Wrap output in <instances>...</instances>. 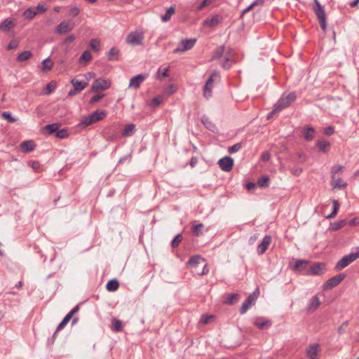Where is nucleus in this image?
I'll use <instances>...</instances> for the list:
<instances>
[{
	"label": "nucleus",
	"instance_id": "6ab92c4d",
	"mask_svg": "<svg viewBox=\"0 0 359 359\" xmlns=\"http://www.w3.org/2000/svg\"><path fill=\"white\" fill-rule=\"evenodd\" d=\"M325 266L323 263H316L310 267L309 272L312 275H320L323 273Z\"/></svg>",
	"mask_w": 359,
	"mask_h": 359
},
{
	"label": "nucleus",
	"instance_id": "a18cd8bd",
	"mask_svg": "<svg viewBox=\"0 0 359 359\" xmlns=\"http://www.w3.org/2000/svg\"><path fill=\"white\" fill-rule=\"evenodd\" d=\"M92 59V55L89 50H85L83 52L81 55L79 57V62H81L82 60H84L86 62H89Z\"/></svg>",
	"mask_w": 359,
	"mask_h": 359
},
{
	"label": "nucleus",
	"instance_id": "c756f323",
	"mask_svg": "<svg viewBox=\"0 0 359 359\" xmlns=\"http://www.w3.org/2000/svg\"><path fill=\"white\" fill-rule=\"evenodd\" d=\"M90 115L91 116V118L93 119V121L95 123L103 119L104 117L106 116V112L104 110L97 109Z\"/></svg>",
	"mask_w": 359,
	"mask_h": 359
},
{
	"label": "nucleus",
	"instance_id": "c03bdc74",
	"mask_svg": "<svg viewBox=\"0 0 359 359\" xmlns=\"http://www.w3.org/2000/svg\"><path fill=\"white\" fill-rule=\"evenodd\" d=\"M269 177L267 175H264L259 178L257 181V184L260 187H266L269 186Z\"/></svg>",
	"mask_w": 359,
	"mask_h": 359
},
{
	"label": "nucleus",
	"instance_id": "39448f33",
	"mask_svg": "<svg viewBox=\"0 0 359 359\" xmlns=\"http://www.w3.org/2000/svg\"><path fill=\"white\" fill-rule=\"evenodd\" d=\"M144 34L140 31L129 33L126 39V42L133 46H140L143 43Z\"/></svg>",
	"mask_w": 359,
	"mask_h": 359
},
{
	"label": "nucleus",
	"instance_id": "052dcab7",
	"mask_svg": "<svg viewBox=\"0 0 359 359\" xmlns=\"http://www.w3.org/2000/svg\"><path fill=\"white\" fill-rule=\"evenodd\" d=\"M36 12H37V14L38 13H44L46 10H47V8L45 6L44 4H39L36 7L34 8Z\"/></svg>",
	"mask_w": 359,
	"mask_h": 359
},
{
	"label": "nucleus",
	"instance_id": "338daca9",
	"mask_svg": "<svg viewBox=\"0 0 359 359\" xmlns=\"http://www.w3.org/2000/svg\"><path fill=\"white\" fill-rule=\"evenodd\" d=\"M79 306H76L72 310H71L66 316L69 320L72 318V316L79 311Z\"/></svg>",
	"mask_w": 359,
	"mask_h": 359
},
{
	"label": "nucleus",
	"instance_id": "20e7f679",
	"mask_svg": "<svg viewBox=\"0 0 359 359\" xmlns=\"http://www.w3.org/2000/svg\"><path fill=\"white\" fill-rule=\"evenodd\" d=\"M313 10L318 19L320 27L323 31L326 30V15L323 7L318 0H315Z\"/></svg>",
	"mask_w": 359,
	"mask_h": 359
},
{
	"label": "nucleus",
	"instance_id": "09e8293b",
	"mask_svg": "<svg viewBox=\"0 0 359 359\" xmlns=\"http://www.w3.org/2000/svg\"><path fill=\"white\" fill-rule=\"evenodd\" d=\"M163 101V97L161 95H158L155 97L153 98V100H151V107H157L160 104H161Z\"/></svg>",
	"mask_w": 359,
	"mask_h": 359
},
{
	"label": "nucleus",
	"instance_id": "bf43d9fd",
	"mask_svg": "<svg viewBox=\"0 0 359 359\" xmlns=\"http://www.w3.org/2000/svg\"><path fill=\"white\" fill-rule=\"evenodd\" d=\"M348 321H345L338 328V333L339 334H342L344 333H345L346 332V327H348Z\"/></svg>",
	"mask_w": 359,
	"mask_h": 359
},
{
	"label": "nucleus",
	"instance_id": "13d9d810",
	"mask_svg": "<svg viewBox=\"0 0 359 359\" xmlns=\"http://www.w3.org/2000/svg\"><path fill=\"white\" fill-rule=\"evenodd\" d=\"M18 45H19V42L15 39H13L10 41V43L7 46V50L15 49L16 48H18Z\"/></svg>",
	"mask_w": 359,
	"mask_h": 359
},
{
	"label": "nucleus",
	"instance_id": "ddd939ff",
	"mask_svg": "<svg viewBox=\"0 0 359 359\" xmlns=\"http://www.w3.org/2000/svg\"><path fill=\"white\" fill-rule=\"evenodd\" d=\"M73 27V25L69 22L62 21L57 26L55 32L60 34H64L72 31Z\"/></svg>",
	"mask_w": 359,
	"mask_h": 359
},
{
	"label": "nucleus",
	"instance_id": "8fccbe9b",
	"mask_svg": "<svg viewBox=\"0 0 359 359\" xmlns=\"http://www.w3.org/2000/svg\"><path fill=\"white\" fill-rule=\"evenodd\" d=\"M69 135L68 131L66 129L57 130L55 134L56 137L63 139L67 137Z\"/></svg>",
	"mask_w": 359,
	"mask_h": 359
},
{
	"label": "nucleus",
	"instance_id": "0eeeda50",
	"mask_svg": "<svg viewBox=\"0 0 359 359\" xmlns=\"http://www.w3.org/2000/svg\"><path fill=\"white\" fill-rule=\"evenodd\" d=\"M71 83L73 86V88L71 89L68 95L69 97H73L79 94L81 90H83L84 88H86L88 83L86 81H80L77 80L76 79H72L71 80Z\"/></svg>",
	"mask_w": 359,
	"mask_h": 359
},
{
	"label": "nucleus",
	"instance_id": "79ce46f5",
	"mask_svg": "<svg viewBox=\"0 0 359 359\" xmlns=\"http://www.w3.org/2000/svg\"><path fill=\"white\" fill-rule=\"evenodd\" d=\"M203 227V224H201V223L193 226L192 228H191L192 233L196 236H201L203 234V232H202V230H201Z\"/></svg>",
	"mask_w": 359,
	"mask_h": 359
},
{
	"label": "nucleus",
	"instance_id": "2eb2a0df",
	"mask_svg": "<svg viewBox=\"0 0 359 359\" xmlns=\"http://www.w3.org/2000/svg\"><path fill=\"white\" fill-rule=\"evenodd\" d=\"M320 351L318 344H310L306 348V355L311 359H317V355Z\"/></svg>",
	"mask_w": 359,
	"mask_h": 359
},
{
	"label": "nucleus",
	"instance_id": "37998d69",
	"mask_svg": "<svg viewBox=\"0 0 359 359\" xmlns=\"http://www.w3.org/2000/svg\"><path fill=\"white\" fill-rule=\"evenodd\" d=\"M89 45L94 51H98L100 48V41L97 39H92Z\"/></svg>",
	"mask_w": 359,
	"mask_h": 359
},
{
	"label": "nucleus",
	"instance_id": "5fc2aeb1",
	"mask_svg": "<svg viewBox=\"0 0 359 359\" xmlns=\"http://www.w3.org/2000/svg\"><path fill=\"white\" fill-rule=\"evenodd\" d=\"M215 0H203L202 3L196 8V11H201L203 8L210 5Z\"/></svg>",
	"mask_w": 359,
	"mask_h": 359
},
{
	"label": "nucleus",
	"instance_id": "6e6552de",
	"mask_svg": "<svg viewBox=\"0 0 359 359\" xmlns=\"http://www.w3.org/2000/svg\"><path fill=\"white\" fill-rule=\"evenodd\" d=\"M196 42V39H183L179 43V47L174 49L173 53H182L191 49Z\"/></svg>",
	"mask_w": 359,
	"mask_h": 359
},
{
	"label": "nucleus",
	"instance_id": "7ed1b4c3",
	"mask_svg": "<svg viewBox=\"0 0 359 359\" xmlns=\"http://www.w3.org/2000/svg\"><path fill=\"white\" fill-rule=\"evenodd\" d=\"M297 98V95L294 92H291L287 95H283L275 104L276 110H283V109L288 107Z\"/></svg>",
	"mask_w": 359,
	"mask_h": 359
},
{
	"label": "nucleus",
	"instance_id": "9d476101",
	"mask_svg": "<svg viewBox=\"0 0 359 359\" xmlns=\"http://www.w3.org/2000/svg\"><path fill=\"white\" fill-rule=\"evenodd\" d=\"M345 278L344 274L337 275L328 279L323 285L325 290H329L338 285Z\"/></svg>",
	"mask_w": 359,
	"mask_h": 359
},
{
	"label": "nucleus",
	"instance_id": "3c124183",
	"mask_svg": "<svg viewBox=\"0 0 359 359\" xmlns=\"http://www.w3.org/2000/svg\"><path fill=\"white\" fill-rule=\"evenodd\" d=\"M215 318L213 315H203L201 317V322L205 325L211 323Z\"/></svg>",
	"mask_w": 359,
	"mask_h": 359
},
{
	"label": "nucleus",
	"instance_id": "4c0bfd02",
	"mask_svg": "<svg viewBox=\"0 0 359 359\" xmlns=\"http://www.w3.org/2000/svg\"><path fill=\"white\" fill-rule=\"evenodd\" d=\"M112 322V326L111 330L116 332H120L123 329V323L122 322L117 319V318H113L111 320Z\"/></svg>",
	"mask_w": 359,
	"mask_h": 359
},
{
	"label": "nucleus",
	"instance_id": "a211bd4d",
	"mask_svg": "<svg viewBox=\"0 0 359 359\" xmlns=\"http://www.w3.org/2000/svg\"><path fill=\"white\" fill-rule=\"evenodd\" d=\"M332 180L330 185L332 189H340L341 188H346L348 186V184L340 177H336Z\"/></svg>",
	"mask_w": 359,
	"mask_h": 359
},
{
	"label": "nucleus",
	"instance_id": "4d7b16f0",
	"mask_svg": "<svg viewBox=\"0 0 359 359\" xmlns=\"http://www.w3.org/2000/svg\"><path fill=\"white\" fill-rule=\"evenodd\" d=\"M168 68H164L163 69V72H161V69L159 68L158 70V78L159 79H162L163 78H165V77H167L168 75Z\"/></svg>",
	"mask_w": 359,
	"mask_h": 359
},
{
	"label": "nucleus",
	"instance_id": "0e129e2a",
	"mask_svg": "<svg viewBox=\"0 0 359 359\" xmlns=\"http://www.w3.org/2000/svg\"><path fill=\"white\" fill-rule=\"evenodd\" d=\"M69 321V320L67 317H65L63 318V320H62V322L57 327L56 331H59V330L63 329L64 327L67 324V323Z\"/></svg>",
	"mask_w": 359,
	"mask_h": 359
},
{
	"label": "nucleus",
	"instance_id": "aec40b11",
	"mask_svg": "<svg viewBox=\"0 0 359 359\" xmlns=\"http://www.w3.org/2000/svg\"><path fill=\"white\" fill-rule=\"evenodd\" d=\"M320 302L317 295L314 296L310 301L307 306L306 310L308 312L315 311L320 306Z\"/></svg>",
	"mask_w": 359,
	"mask_h": 359
},
{
	"label": "nucleus",
	"instance_id": "4468645a",
	"mask_svg": "<svg viewBox=\"0 0 359 359\" xmlns=\"http://www.w3.org/2000/svg\"><path fill=\"white\" fill-rule=\"evenodd\" d=\"M271 243V237L270 236H265L262 241V243L257 246V252L259 255L264 254L269 245Z\"/></svg>",
	"mask_w": 359,
	"mask_h": 359
},
{
	"label": "nucleus",
	"instance_id": "b1692460",
	"mask_svg": "<svg viewBox=\"0 0 359 359\" xmlns=\"http://www.w3.org/2000/svg\"><path fill=\"white\" fill-rule=\"evenodd\" d=\"M308 264V261L299 259L295 262L294 264L292 266V269L296 271H302L306 269Z\"/></svg>",
	"mask_w": 359,
	"mask_h": 359
},
{
	"label": "nucleus",
	"instance_id": "bb28decb",
	"mask_svg": "<svg viewBox=\"0 0 359 359\" xmlns=\"http://www.w3.org/2000/svg\"><path fill=\"white\" fill-rule=\"evenodd\" d=\"M231 51V48L227 47V52L224 55V61L221 64L222 67L225 69H228L231 67L229 62L232 60Z\"/></svg>",
	"mask_w": 359,
	"mask_h": 359
},
{
	"label": "nucleus",
	"instance_id": "f8f14e48",
	"mask_svg": "<svg viewBox=\"0 0 359 359\" xmlns=\"http://www.w3.org/2000/svg\"><path fill=\"white\" fill-rule=\"evenodd\" d=\"M218 164L219 168L225 171L229 172L232 170L233 166V160L229 156H225L218 161Z\"/></svg>",
	"mask_w": 359,
	"mask_h": 359
},
{
	"label": "nucleus",
	"instance_id": "774afa93",
	"mask_svg": "<svg viewBox=\"0 0 359 359\" xmlns=\"http://www.w3.org/2000/svg\"><path fill=\"white\" fill-rule=\"evenodd\" d=\"M271 158V154L269 151H264L261 156V159L264 161V162H267L268 161H269Z\"/></svg>",
	"mask_w": 359,
	"mask_h": 359
},
{
	"label": "nucleus",
	"instance_id": "7c9ffc66",
	"mask_svg": "<svg viewBox=\"0 0 359 359\" xmlns=\"http://www.w3.org/2000/svg\"><path fill=\"white\" fill-rule=\"evenodd\" d=\"M201 121L205 127L212 131H214L216 128L215 125L210 120V118L206 116H203L201 118Z\"/></svg>",
	"mask_w": 359,
	"mask_h": 359
},
{
	"label": "nucleus",
	"instance_id": "cd10ccee",
	"mask_svg": "<svg viewBox=\"0 0 359 359\" xmlns=\"http://www.w3.org/2000/svg\"><path fill=\"white\" fill-rule=\"evenodd\" d=\"M35 147V144L34 141L29 140V141H24L20 144V149L24 152H29L34 150Z\"/></svg>",
	"mask_w": 359,
	"mask_h": 359
},
{
	"label": "nucleus",
	"instance_id": "603ef678",
	"mask_svg": "<svg viewBox=\"0 0 359 359\" xmlns=\"http://www.w3.org/2000/svg\"><path fill=\"white\" fill-rule=\"evenodd\" d=\"M1 117L7 120L9 123H14L16 119L13 118L9 111H4L1 114Z\"/></svg>",
	"mask_w": 359,
	"mask_h": 359
},
{
	"label": "nucleus",
	"instance_id": "e433bc0d",
	"mask_svg": "<svg viewBox=\"0 0 359 359\" xmlns=\"http://www.w3.org/2000/svg\"><path fill=\"white\" fill-rule=\"evenodd\" d=\"M59 123H55L45 126L43 130H46L48 135H52L54 133H57V130L59 129Z\"/></svg>",
	"mask_w": 359,
	"mask_h": 359
},
{
	"label": "nucleus",
	"instance_id": "864d4df0",
	"mask_svg": "<svg viewBox=\"0 0 359 359\" xmlns=\"http://www.w3.org/2000/svg\"><path fill=\"white\" fill-rule=\"evenodd\" d=\"M182 240V236L180 233L177 234L172 241V247L177 248Z\"/></svg>",
	"mask_w": 359,
	"mask_h": 359
},
{
	"label": "nucleus",
	"instance_id": "72a5a7b5",
	"mask_svg": "<svg viewBox=\"0 0 359 359\" xmlns=\"http://www.w3.org/2000/svg\"><path fill=\"white\" fill-rule=\"evenodd\" d=\"M346 224V219H341L330 224V229L332 231H337L344 226Z\"/></svg>",
	"mask_w": 359,
	"mask_h": 359
},
{
	"label": "nucleus",
	"instance_id": "e2e57ef3",
	"mask_svg": "<svg viewBox=\"0 0 359 359\" xmlns=\"http://www.w3.org/2000/svg\"><path fill=\"white\" fill-rule=\"evenodd\" d=\"M80 13V9L78 7H73L69 11V15L72 17L77 16Z\"/></svg>",
	"mask_w": 359,
	"mask_h": 359
},
{
	"label": "nucleus",
	"instance_id": "f3484780",
	"mask_svg": "<svg viewBox=\"0 0 359 359\" xmlns=\"http://www.w3.org/2000/svg\"><path fill=\"white\" fill-rule=\"evenodd\" d=\"M302 134L306 141H311L315 137L316 130L313 127H304Z\"/></svg>",
	"mask_w": 359,
	"mask_h": 359
},
{
	"label": "nucleus",
	"instance_id": "49530a36",
	"mask_svg": "<svg viewBox=\"0 0 359 359\" xmlns=\"http://www.w3.org/2000/svg\"><path fill=\"white\" fill-rule=\"evenodd\" d=\"M36 14L34 8H29L25 11V15L29 20L34 18Z\"/></svg>",
	"mask_w": 359,
	"mask_h": 359
},
{
	"label": "nucleus",
	"instance_id": "c85d7f7f",
	"mask_svg": "<svg viewBox=\"0 0 359 359\" xmlns=\"http://www.w3.org/2000/svg\"><path fill=\"white\" fill-rule=\"evenodd\" d=\"M255 325L259 329L262 330L271 327V322L270 320H264L262 318H257L254 323Z\"/></svg>",
	"mask_w": 359,
	"mask_h": 359
},
{
	"label": "nucleus",
	"instance_id": "4be33fe9",
	"mask_svg": "<svg viewBox=\"0 0 359 359\" xmlns=\"http://www.w3.org/2000/svg\"><path fill=\"white\" fill-rule=\"evenodd\" d=\"M239 299L240 295L237 293L226 294L224 303L229 305L234 304L239 300Z\"/></svg>",
	"mask_w": 359,
	"mask_h": 359
},
{
	"label": "nucleus",
	"instance_id": "f03ea898",
	"mask_svg": "<svg viewBox=\"0 0 359 359\" xmlns=\"http://www.w3.org/2000/svg\"><path fill=\"white\" fill-rule=\"evenodd\" d=\"M359 257V252H352L344 256L335 265L336 271H341Z\"/></svg>",
	"mask_w": 359,
	"mask_h": 359
},
{
	"label": "nucleus",
	"instance_id": "680f3d73",
	"mask_svg": "<svg viewBox=\"0 0 359 359\" xmlns=\"http://www.w3.org/2000/svg\"><path fill=\"white\" fill-rule=\"evenodd\" d=\"M82 123L84 126H90V125L94 123V121H93V119L91 118L90 115H89V116L83 118V119L82 121Z\"/></svg>",
	"mask_w": 359,
	"mask_h": 359
},
{
	"label": "nucleus",
	"instance_id": "423d86ee",
	"mask_svg": "<svg viewBox=\"0 0 359 359\" xmlns=\"http://www.w3.org/2000/svg\"><path fill=\"white\" fill-rule=\"evenodd\" d=\"M219 78V72L217 70H214L210 76L207 80L203 89V95L206 98H209L212 96V90L213 88V83L215 79Z\"/></svg>",
	"mask_w": 359,
	"mask_h": 359
},
{
	"label": "nucleus",
	"instance_id": "a878e982",
	"mask_svg": "<svg viewBox=\"0 0 359 359\" xmlns=\"http://www.w3.org/2000/svg\"><path fill=\"white\" fill-rule=\"evenodd\" d=\"M226 52L227 48H226L224 46H220L217 47L212 55L211 60H218L221 58L222 55H224Z\"/></svg>",
	"mask_w": 359,
	"mask_h": 359
},
{
	"label": "nucleus",
	"instance_id": "ea45409f",
	"mask_svg": "<svg viewBox=\"0 0 359 359\" xmlns=\"http://www.w3.org/2000/svg\"><path fill=\"white\" fill-rule=\"evenodd\" d=\"M135 126L133 123L127 124L123 130V136H130L133 134Z\"/></svg>",
	"mask_w": 359,
	"mask_h": 359
},
{
	"label": "nucleus",
	"instance_id": "1a4fd4ad",
	"mask_svg": "<svg viewBox=\"0 0 359 359\" xmlns=\"http://www.w3.org/2000/svg\"><path fill=\"white\" fill-rule=\"evenodd\" d=\"M110 84L109 80L100 78L94 81L91 86V90L94 93H99L108 89L110 87Z\"/></svg>",
	"mask_w": 359,
	"mask_h": 359
},
{
	"label": "nucleus",
	"instance_id": "5701e85b",
	"mask_svg": "<svg viewBox=\"0 0 359 359\" xmlns=\"http://www.w3.org/2000/svg\"><path fill=\"white\" fill-rule=\"evenodd\" d=\"M15 25V23L14 21L6 19L0 24V30L2 32H8L12 28H13Z\"/></svg>",
	"mask_w": 359,
	"mask_h": 359
},
{
	"label": "nucleus",
	"instance_id": "f257e3e1",
	"mask_svg": "<svg viewBox=\"0 0 359 359\" xmlns=\"http://www.w3.org/2000/svg\"><path fill=\"white\" fill-rule=\"evenodd\" d=\"M187 264L192 268L196 269L199 266H201L203 267L202 272H198L196 271L198 275H205L208 273V269L207 268V264L205 262V259L202 258L201 256L198 255H194L192 256L189 261L187 262Z\"/></svg>",
	"mask_w": 359,
	"mask_h": 359
},
{
	"label": "nucleus",
	"instance_id": "9b49d317",
	"mask_svg": "<svg viewBox=\"0 0 359 359\" xmlns=\"http://www.w3.org/2000/svg\"><path fill=\"white\" fill-rule=\"evenodd\" d=\"M257 299V295L255 293H253L248 296V297L244 301L242 304V306L240 309V312L241 314H244L246 311L255 303V301Z\"/></svg>",
	"mask_w": 359,
	"mask_h": 359
},
{
	"label": "nucleus",
	"instance_id": "6e6d98bb",
	"mask_svg": "<svg viewBox=\"0 0 359 359\" xmlns=\"http://www.w3.org/2000/svg\"><path fill=\"white\" fill-rule=\"evenodd\" d=\"M241 148V143L239 142V143H237L231 147H229L228 149V151L230 154L236 153L238 151H239Z\"/></svg>",
	"mask_w": 359,
	"mask_h": 359
},
{
	"label": "nucleus",
	"instance_id": "c9c22d12",
	"mask_svg": "<svg viewBox=\"0 0 359 359\" xmlns=\"http://www.w3.org/2000/svg\"><path fill=\"white\" fill-rule=\"evenodd\" d=\"M32 57V53L30 50H25L20 53L17 57L18 62H25Z\"/></svg>",
	"mask_w": 359,
	"mask_h": 359
},
{
	"label": "nucleus",
	"instance_id": "f704fd0d",
	"mask_svg": "<svg viewBox=\"0 0 359 359\" xmlns=\"http://www.w3.org/2000/svg\"><path fill=\"white\" fill-rule=\"evenodd\" d=\"M53 66V62L49 57L43 60L42 62L41 71L43 72H47L50 71Z\"/></svg>",
	"mask_w": 359,
	"mask_h": 359
},
{
	"label": "nucleus",
	"instance_id": "de8ad7c7",
	"mask_svg": "<svg viewBox=\"0 0 359 359\" xmlns=\"http://www.w3.org/2000/svg\"><path fill=\"white\" fill-rule=\"evenodd\" d=\"M56 88V83L54 81H50L46 85V95H50Z\"/></svg>",
	"mask_w": 359,
	"mask_h": 359
},
{
	"label": "nucleus",
	"instance_id": "58836bf2",
	"mask_svg": "<svg viewBox=\"0 0 359 359\" xmlns=\"http://www.w3.org/2000/svg\"><path fill=\"white\" fill-rule=\"evenodd\" d=\"M119 50L116 48H111L108 53V59L109 60H118Z\"/></svg>",
	"mask_w": 359,
	"mask_h": 359
},
{
	"label": "nucleus",
	"instance_id": "a19ab883",
	"mask_svg": "<svg viewBox=\"0 0 359 359\" xmlns=\"http://www.w3.org/2000/svg\"><path fill=\"white\" fill-rule=\"evenodd\" d=\"M175 13V7L173 6H170L166 11V13H165V15H163L162 17H161V20L163 22H168V20H170V19L171 18L172 15Z\"/></svg>",
	"mask_w": 359,
	"mask_h": 359
},
{
	"label": "nucleus",
	"instance_id": "473e14b6",
	"mask_svg": "<svg viewBox=\"0 0 359 359\" xmlns=\"http://www.w3.org/2000/svg\"><path fill=\"white\" fill-rule=\"evenodd\" d=\"M118 287L119 283L116 279L110 280L106 285L107 290L110 292L116 291Z\"/></svg>",
	"mask_w": 359,
	"mask_h": 359
},
{
	"label": "nucleus",
	"instance_id": "393cba45",
	"mask_svg": "<svg viewBox=\"0 0 359 359\" xmlns=\"http://www.w3.org/2000/svg\"><path fill=\"white\" fill-rule=\"evenodd\" d=\"M345 167L340 165H334L331 168V178L334 179L343 173Z\"/></svg>",
	"mask_w": 359,
	"mask_h": 359
},
{
	"label": "nucleus",
	"instance_id": "69168bd1",
	"mask_svg": "<svg viewBox=\"0 0 359 359\" xmlns=\"http://www.w3.org/2000/svg\"><path fill=\"white\" fill-rule=\"evenodd\" d=\"M290 172L295 176H299L302 172V168L298 167H294L290 168Z\"/></svg>",
	"mask_w": 359,
	"mask_h": 359
},
{
	"label": "nucleus",
	"instance_id": "412c9836",
	"mask_svg": "<svg viewBox=\"0 0 359 359\" xmlns=\"http://www.w3.org/2000/svg\"><path fill=\"white\" fill-rule=\"evenodd\" d=\"M222 17L218 15H213L210 19H206L203 21V25L209 27H215L220 23Z\"/></svg>",
	"mask_w": 359,
	"mask_h": 359
},
{
	"label": "nucleus",
	"instance_id": "dca6fc26",
	"mask_svg": "<svg viewBox=\"0 0 359 359\" xmlns=\"http://www.w3.org/2000/svg\"><path fill=\"white\" fill-rule=\"evenodd\" d=\"M145 76L143 74H138L130 79L129 83V88L137 89L140 88V84L144 81Z\"/></svg>",
	"mask_w": 359,
	"mask_h": 359
},
{
	"label": "nucleus",
	"instance_id": "2f4dec72",
	"mask_svg": "<svg viewBox=\"0 0 359 359\" xmlns=\"http://www.w3.org/2000/svg\"><path fill=\"white\" fill-rule=\"evenodd\" d=\"M316 145L319 151L322 152H327L330 149V143L328 141L318 140Z\"/></svg>",
	"mask_w": 359,
	"mask_h": 359
}]
</instances>
